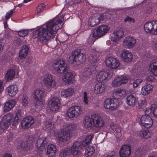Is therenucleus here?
Masks as SVG:
<instances>
[{
	"mask_svg": "<svg viewBox=\"0 0 157 157\" xmlns=\"http://www.w3.org/2000/svg\"><path fill=\"white\" fill-rule=\"evenodd\" d=\"M70 67L67 65L63 59H59L55 61L53 64L52 73L54 74H63Z\"/></svg>",
	"mask_w": 157,
	"mask_h": 157,
	"instance_id": "4",
	"label": "nucleus"
},
{
	"mask_svg": "<svg viewBox=\"0 0 157 157\" xmlns=\"http://www.w3.org/2000/svg\"><path fill=\"white\" fill-rule=\"evenodd\" d=\"M128 81V78L125 76H121L116 78L112 82V85L114 87H118L123 84L126 83Z\"/></svg>",
	"mask_w": 157,
	"mask_h": 157,
	"instance_id": "17",
	"label": "nucleus"
},
{
	"mask_svg": "<svg viewBox=\"0 0 157 157\" xmlns=\"http://www.w3.org/2000/svg\"><path fill=\"white\" fill-rule=\"evenodd\" d=\"M110 78V74L106 71H101L97 73L96 75V79L97 81L101 82L106 80L109 77Z\"/></svg>",
	"mask_w": 157,
	"mask_h": 157,
	"instance_id": "21",
	"label": "nucleus"
},
{
	"mask_svg": "<svg viewBox=\"0 0 157 157\" xmlns=\"http://www.w3.org/2000/svg\"><path fill=\"white\" fill-rule=\"evenodd\" d=\"M136 41V40L132 37L128 36L123 40V45L127 48H131L135 45Z\"/></svg>",
	"mask_w": 157,
	"mask_h": 157,
	"instance_id": "18",
	"label": "nucleus"
},
{
	"mask_svg": "<svg viewBox=\"0 0 157 157\" xmlns=\"http://www.w3.org/2000/svg\"><path fill=\"white\" fill-rule=\"evenodd\" d=\"M6 90L9 95L12 97L15 96L18 91L17 86L13 85L8 86L6 88Z\"/></svg>",
	"mask_w": 157,
	"mask_h": 157,
	"instance_id": "27",
	"label": "nucleus"
},
{
	"mask_svg": "<svg viewBox=\"0 0 157 157\" xmlns=\"http://www.w3.org/2000/svg\"><path fill=\"white\" fill-rule=\"evenodd\" d=\"M42 82L43 84L47 88H53L56 85V82L53 79L52 76L48 74L46 75Z\"/></svg>",
	"mask_w": 157,
	"mask_h": 157,
	"instance_id": "12",
	"label": "nucleus"
},
{
	"mask_svg": "<svg viewBox=\"0 0 157 157\" xmlns=\"http://www.w3.org/2000/svg\"><path fill=\"white\" fill-rule=\"evenodd\" d=\"M94 152V149L91 146H88L85 149V154L87 156H90L93 155Z\"/></svg>",
	"mask_w": 157,
	"mask_h": 157,
	"instance_id": "39",
	"label": "nucleus"
},
{
	"mask_svg": "<svg viewBox=\"0 0 157 157\" xmlns=\"http://www.w3.org/2000/svg\"><path fill=\"white\" fill-rule=\"evenodd\" d=\"M15 101L13 100H9L5 104L3 108L4 112H7L11 110L14 106Z\"/></svg>",
	"mask_w": 157,
	"mask_h": 157,
	"instance_id": "29",
	"label": "nucleus"
},
{
	"mask_svg": "<svg viewBox=\"0 0 157 157\" xmlns=\"http://www.w3.org/2000/svg\"><path fill=\"white\" fill-rule=\"evenodd\" d=\"M48 145V143L47 140L44 137L39 138L36 140V145L39 151H43Z\"/></svg>",
	"mask_w": 157,
	"mask_h": 157,
	"instance_id": "14",
	"label": "nucleus"
},
{
	"mask_svg": "<svg viewBox=\"0 0 157 157\" xmlns=\"http://www.w3.org/2000/svg\"><path fill=\"white\" fill-rule=\"evenodd\" d=\"M86 56L83 52H81L80 49L75 50L70 57L69 61L71 63L76 62L78 64L82 63L85 61Z\"/></svg>",
	"mask_w": 157,
	"mask_h": 157,
	"instance_id": "5",
	"label": "nucleus"
},
{
	"mask_svg": "<svg viewBox=\"0 0 157 157\" xmlns=\"http://www.w3.org/2000/svg\"><path fill=\"white\" fill-rule=\"evenodd\" d=\"M113 94L114 95H116L118 98H119V97H124L125 95L126 92L124 90L118 89L115 90Z\"/></svg>",
	"mask_w": 157,
	"mask_h": 157,
	"instance_id": "36",
	"label": "nucleus"
},
{
	"mask_svg": "<svg viewBox=\"0 0 157 157\" xmlns=\"http://www.w3.org/2000/svg\"><path fill=\"white\" fill-rule=\"evenodd\" d=\"M64 78L63 80L67 84H71L72 83L74 79L73 73L69 69H67L64 73Z\"/></svg>",
	"mask_w": 157,
	"mask_h": 157,
	"instance_id": "22",
	"label": "nucleus"
},
{
	"mask_svg": "<svg viewBox=\"0 0 157 157\" xmlns=\"http://www.w3.org/2000/svg\"><path fill=\"white\" fill-rule=\"evenodd\" d=\"M74 92L73 89L68 88L62 91L61 93V96L62 97L67 98L73 95Z\"/></svg>",
	"mask_w": 157,
	"mask_h": 157,
	"instance_id": "34",
	"label": "nucleus"
},
{
	"mask_svg": "<svg viewBox=\"0 0 157 157\" xmlns=\"http://www.w3.org/2000/svg\"><path fill=\"white\" fill-rule=\"evenodd\" d=\"M131 152L130 147L127 145H123L119 150V155L121 157H128Z\"/></svg>",
	"mask_w": 157,
	"mask_h": 157,
	"instance_id": "19",
	"label": "nucleus"
},
{
	"mask_svg": "<svg viewBox=\"0 0 157 157\" xmlns=\"http://www.w3.org/2000/svg\"><path fill=\"white\" fill-rule=\"evenodd\" d=\"M105 134H104L103 132L99 133L98 136L97 138L100 141H103L105 138Z\"/></svg>",
	"mask_w": 157,
	"mask_h": 157,
	"instance_id": "51",
	"label": "nucleus"
},
{
	"mask_svg": "<svg viewBox=\"0 0 157 157\" xmlns=\"http://www.w3.org/2000/svg\"><path fill=\"white\" fill-rule=\"evenodd\" d=\"M149 70L151 72L155 75L157 76V62L152 61V63L150 64Z\"/></svg>",
	"mask_w": 157,
	"mask_h": 157,
	"instance_id": "37",
	"label": "nucleus"
},
{
	"mask_svg": "<svg viewBox=\"0 0 157 157\" xmlns=\"http://www.w3.org/2000/svg\"><path fill=\"white\" fill-rule=\"evenodd\" d=\"M145 79L148 82H154L155 80L153 77L151 76L146 77Z\"/></svg>",
	"mask_w": 157,
	"mask_h": 157,
	"instance_id": "64",
	"label": "nucleus"
},
{
	"mask_svg": "<svg viewBox=\"0 0 157 157\" xmlns=\"http://www.w3.org/2000/svg\"><path fill=\"white\" fill-rule=\"evenodd\" d=\"M145 102L143 100H140L138 102V105L139 108L142 109L144 107Z\"/></svg>",
	"mask_w": 157,
	"mask_h": 157,
	"instance_id": "61",
	"label": "nucleus"
},
{
	"mask_svg": "<svg viewBox=\"0 0 157 157\" xmlns=\"http://www.w3.org/2000/svg\"><path fill=\"white\" fill-rule=\"evenodd\" d=\"M105 89V86L101 82L96 84L94 87V92L96 94L101 93L104 92Z\"/></svg>",
	"mask_w": 157,
	"mask_h": 157,
	"instance_id": "32",
	"label": "nucleus"
},
{
	"mask_svg": "<svg viewBox=\"0 0 157 157\" xmlns=\"http://www.w3.org/2000/svg\"><path fill=\"white\" fill-rule=\"evenodd\" d=\"M115 155V152L113 151H110L106 153L104 157H114Z\"/></svg>",
	"mask_w": 157,
	"mask_h": 157,
	"instance_id": "54",
	"label": "nucleus"
},
{
	"mask_svg": "<svg viewBox=\"0 0 157 157\" xmlns=\"http://www.w3.org/2000/svg\"><path fill=\"white\" fill-rule=\"evenodd\" d=\"M153 113L155 117H157V107H155V105L153 106Z\"/></svg>",
	"mask_w": 157,
	"mask_h": 157,
	"instance_id": "63",
	"label": "nucleus"
},
{
	"mask_svg": "<svg viewBox=\"0 0 157 157\" xmlns=\"http://www.w3.org/2000/svg\"><path fill=\"white\" fill-rule=\"evenodd\" d=\"M45 6L43 3L40 4L38 5L36 8L37 13L38 14L44 10Z\"/></svg>",
	"mask_w": 157,
	"mask_h": 157,
	"instance_id": "46",
	"label": "nucleus"
},
{
	"mask_svg": "<svg viewBox=\"0 0 157 157\" xmlns=\"http://www.w3.org/2000/svg\"><path fill=\"white\" fill-rule=\"evenodd\" d=\"M124 21L125 22H132L133 23H134L135 22V20L134 18H133L132 17H130L128 16H127V17L124 19Z\"/></svg>",
	"mask_w": 157,
	"mask_h": 157,
	"instance_id": "56",
	"label": "nucleus"
},
{
	"mask_svg": "<svg viewBox=\"0 0 157 157\" xmlns=\"http://www.w3.org/2000/svg\"><path fill=\"white\" fill-rule=\"evenodd\" d=\"M34 122L33 118L31 116L24 118L21 123V126L24 129H27L30 127Z\"/></svg>",
	"mask_w": 157,
	"mask_h": 157,
	"instance_id": "20",
	"label": "nucleus"
},
{
	"mask_svg": "<svg viewBox=\"0 0 157 157\" xmlns=\"http://www.w3.org/2000/svg\"><path fill=\"white\" fill-rule=\"evenodd\" d=\"M83 123L84 128H90L93 124L96 127L100 128L104 126L105 122L103 118L100 115L94 114L91 117L88 115L85 116Z\"/></svg>",
	"mask_w": 157,
	"mask_h": 157,
	"instance_id": "2",
	"label": "nucleus"
},
{
	"mask_svg": "<svg viewBox=\"0 0 157 157\" xmlns=\"http://www.w3.org/2000/svg\"><path fill=\"white\" fill-rule=\"evenodd\" d=\"M111 129L114 132L119 133L121 132V129L120 125L118 124L112 123L110 125Z\"/></svg>",
	"mask_w": 157,
	"mask_h": 157,
	"instance_id": "40",
	"label": "nucleus"
},
{
	"mask_svg": "<svg viewBox=\"0 0 157 157\" xmlns=\"http://www.w3.org/2000/svg\"><path fill=\"white\" fill-rule=\"evenodd\" d=\"M20 119L15 116L13 119V124L16 125L17 124Z\"/></svg>",
	"mask_w": 157,
	"mask_h": 157,
	"instance_id": "62",
	"label": "nucleus"
},
{
	"mask_svg": "<svg viewBox=\"0 0 157 157\" xmlns=\"http://www.w3.org/2000/svg\"><path fill=\"white\" fill-rule=\"evenodd\" d=\"M154 106V105H151V107L150 108H147L145 109V114H146L147 115H148L151 112L153 113V106Z\"/></svg>",
	"mask_w": 157,
	"mask_h": 157,
	"instance_id": "53",
	"label": "nucleus"
},
{
	"mask_svg": "<svg viewBox=\"0 0 157 157\" xmlns=\"http://www.w3.org/2000/svg\"><path fill=\"white\" fill-rule=\"evenodd\" d=\"M142 81L143 80L141 79H138L135 80L133 84V87L135 88L139 86Z\"/></svg>",
	"mask_w": 157,
	"mask_h": 157,
	"instance_id": "50",
	"label": "nucleus"
},
{
	"mask_svg": "<svg viewBox=\"0 0 157 157\" xmlns=\"http://www.w3.org/2000/svg\"><path fill=\"white\" fill-rule=\"evenodd\" d=\"M44 128L46 130H49L51 129L52 126V122L49 120H46L44 121Z\"/></svg>",
	"mask_w": 157,
	"mask_h": 157,
	"instance_id": "43",
	"label": "nucleus"
},
{
	"mask_svg": "<svg viewBox=\"0 0 157 157\" xmlns=\"http://www.w3.org/2000/svg\"><path fill=\"white\" fill-rule=\"evenodd\" d=\"M15 75V72L12 69H9L6 75V78L7 81L12 80Z\"/></svg>",
	"mask_w": 157,
	"mask_h": 157,
	"instance_id": "38",
	"label": "nucleus"
},
{
	"mask_svg": "<svg viewBox=\"0 0 157 157\" xmlns=\"http://www.w3.org/2000/svg\"><path fill=\"white\" fill-rule=\"evenodd\" d=\"M48 146L47 154L49 157H53L55 155L57 151L56 147L52 144H48Z\"/></svg>",
	"mask_w": 157,
	"mask_h": 157,
	"instance_id": "30",
	"label": "nucleus"
},
{
	"mask_svg": "<svg viewBox=\"0 0 157 157\" xmlns=\"http://www.w3.org/2000/svg\"><path fill=\"white\" fill-rule=\"evenodd\" d=\"M13 117V115L11 113H9L5 115L0 121L1 128L3 130H6L12 122Z\"/></svg>",
	"mask_w": 157,
	"mask_h": 157,
	"instance_id": "6",
	"label": "nucleus"
},
{
	"mask_svg": "<svg viewBox=\"0 0 157 157\" xmlns=\"http://www.w3.org/2000/svg\"><path fill=\"white\" fill-rule=\"evenodd\" d=\"M75 124L70 123L67 124L65 130L59 132L58 134V139L60 143L67 141L72 136L73 132L76 128Z\"/></svg>",
	"mask_w": 157,
	"mask_h": 157,
	"instance_id": "3",
	"label": "nucleus"
},
{
	"mask_svg": "<svg viewBox=\"0 0 157 157\" xmlns=\"http://www.w3.org/2000/svg\"><path fill=\"white\" fill-rule=\"evenodd\" d=\"M100 21V18H93L90 21V25L92 27H94L99 24Z\"/></svg>",
	"mask_w": 157,
	"mask_h": 157,
	"instance_id": "42",
	"label": "nucleus"
},
{
	"mask_svg": "<svg viewBox=\"0 0 157 157\" xmlns=\"http://www.w3.org/2000/svg\"><path fill=\"white\" fill-rule=\"evenodd\" d=\"M141 92L143 95H146L149 94L150 93L148 91L147 89L145 88V87H143L141 91Z\"/></svg>",
	"mask_w": 157,
	"mask_h": 157,
	"instance_id": "57",
	"label": "nucleus"
},
{
	"mask_svg": "<svg viewBox=\"0 0 157 157\" xmlns=\"http://www.w3.org/2000/svg\"><path fill=\"white\" fill-rule=\"evenodd\" d=\"M18 35L21 37H24L28 34V31L27 30H22L19 31L18 32Z\"/></svg>",
	"mask_w": 157,
	"mask_h": 157,
	"instance_id": "48",
	"label": "nucleus"
},
{
	"mask_svg": "<svg viewBox=\"0 0 157 157\" xmlns=\"http://www.w3.org/2000/svg\"><path fill=\"white\" fill-rule=\"evenodd\" d=\"M94 137V135L93 134L88 135L86 138L85 139L81 142V146L83 147H86L90 144L92 139Z\"/></svg>",
	"mask_w": 157,
	"mask_h": 157,
	"instance_id": "35",
	"label": "nucleus"
},
{
	"mask_svg": "<svg viewBox=\"0 0 157 157\" xmlns=\"http://www.w3.org/2000/svg\"><path fill=\"white\" fill-rule=\"evenodd\" d=\"M118 104L117 98H108L104 101V106L106 109L113 111L117 108Z\"/></svg>",
	"mask_w": 157,
	"mask_h": 157,
	"instance_id": "10",
	"label": "nucleus"
},
{
	"mask_svg": "<svg viewBox=\"0 0 157 157\" xmlns=\"http://www.w3.org/2000/svg\"><path fill=\"white\" fill-rule=\"evenodd\" d=\"M29 47L28 45L23 46L21 48L19 52V57L21 59H25L27 56Z\"/></svg>",
	"mask_w": 157,
	"mask_h": 157,
	"instance_id": "31",
	"label": "nucleus"
},
{
	"mask_svg": "<svg viewBox=\"0 0 157 157\" xmlns=\"http://www.w3.org/2000/svg\"><path fill=\"white\" fill-rule=\"evenodd\" d=\"M46 95L44 90L40 89H37L34 92V97L36 100H38L42 99Z\"/></svg>",
	"mask_w": 157,
	"mask_h": 157,
	"instance_id": "33",
	"label": "nucleus"
},
{
	"mask_svg": "<svg viewBox=\"0 0 157 157\" xmlns=\"http://www.w3.org/2000/svg\"><path fill=\"white\" fill-rule=\"evenodd\" d=\"M99 53L98 52L93 50L89 56V61L91 63H96L99 60Z\"/></svg>",
	"mask_w": 157,
	"mask_h": 157,
	"instance_id": "28",
	"label": "nucleus"
},
{
	"mask_svg": "<svg viewBox=\"0 0 157 157\" xmlns=\"http://www.w3.org/2000/svg\"><path fill=\"white\" fill-rule=\"evenodd\" d=\"M14 10L15 9L13 10H10L9 12L6 13L5 16V18L6 20H8L10 18L12 15Z\"/></svg>",
	"mask_w": 157,
	"mask_h": 157,
	"instance_id": "52",
	"label": "nucleus"
},
{
	"mask_svg": "<svg viewBox=\"0 0 157 157\" xmlns=\"http://www.w3.org/2000/svg\"><path fill=\"white\" fill-rule=\"evenodd\" d=\"M124 34V32L122 30H119L115 31L111 35V40L114 42H117L123 37Z\"/></svg>",
	"mask_w": 157,
	"mask_h": 157,
	"instance_id": "25",
	"label": "nucleus"
},
{
	"mask_svg": "<svg viewBox=\"0 0 157 157\" xmlns=\"http://www.w3.org/2000/svg\"><path fill=\"white\" fill-rule=\"evenodd\" d=\"M70 151L68 148L62 149L60 152L59 157H67L70 153Z\"/></svg>",
	"mask_w": 157,
	"mask_h": 157,
	"instance_id": "41",
	"label": "nucleus"
},
{
	"mask_svg": "<svg viewBox=\"0 0 157 157\" xmlns=\"http://www.w3.org/2000/svg\"><path fill=\"white\" fill-rule=\"evenodd\" d=\"M29 103L28 97L25 95L23 96L22 100V103L24 106H26Z\"/></svg>",
	"mask_w": 157,
	"mask_h": 157,
	"instance_id": "47",
	"label": "nucleus"
},
{
	"mask_svg": "<svg viewBox=\"0 0 157 157\" xmlns=\"http://www.w3.org/2000/svg\"><path fill=\"white\" fill-rule=\"evenodd\" d=\"M121 56L123 59V60L126 62H130L132 59V54L127 50H122L121 54Z\"/></svg>",
	"mask_w": 157,
	"mask_h": 157,
	"instance_id": "23",
	"label": "nucleus"
},
{
	"mask_svg": "<svg viewBox=\"0 0 157 157\" xmlns=\"http://www.w3.org/2000/svg\"><path fill=\"white\" fill-rule=\"evenodd\" d=\"M82 149L81 142L76 141L73 143L71 147V154L74 157H81L82 155Z\"/></svg>",
	"mask_w": 157,
	"mask_h": 157,
	"instance_id": "9",
	"label": "nucleus"
},
{
	"mask_svg": "<svg viewBox=\"0 0 157 157\" xmlns=\"http://www.w3.org/2000/svg\"><path fill=\"white\" fill-rule=\"evenodd\" d=\"M60 101L59 99L55 97L52 98L48 102V105L51 110L56 111L58 110L60 106Z\"/></svg>",
	"mask_w": 157,
	"mask_h": 157,
	"instance_id": "15",
	"label": "nucleus"
},
{
	"mask_svg": "<svg viewBox=\"0 0 157 157\" xmlns=\"http://www.w3.org/2000/svg\"><path fill=\"white\" fill-rule=\"evenodd\" d=\"M109 29V26L106 25L100 26L93 30V36L95 38L103 36L108 33Z\"/></svg>",
	"mask_w": 157,
	"mask_h": 157,
	"instance_id": "8",
	"label": "nucleus"
},
{
	"mask_svg": "<svg viewBox=\"0 0 157 157\" xmlns=\"http://www.w3.org/2000/svg\"><path fill=\"white\" fill-rule=\"evenodd\" d=\"M63 18L57 17L46 23L33 32V36L37 41L44 44H47L50 38H53L59 29L63 27Z\"/></svg>",
	"mask_w": 157,
	"mask_h": 157,
	"instance_id": "1",
	"label": "nucleus"
},
{
	"mask_svg": "<svg viewBox=\"0 0 157 157\" xmlns=\"http://www.w3.org/2000/svg\"><path fill=\"white\" fill-rule=\"evenodd\" d=\"M107 66L112 69L117 68L120 65L119 61L115 58L109 57L105 60Z\"/></svg>",
	"mask_w": 157,
	"mask_h": 157,
	"instance_id": "16",
	"label": "nucleus"
},
{
	"mask_svg": "<svg viewBox=\"0 0 157 157\" xmlns=\"http://www.w3.org/2000/svg\"><path fill=\"white\" fill-rule=\"evenodd\" d=\"M35 138L33 136H30L28 138L27 142L29 145H32L34 141Z\"/></svg>",
	"mask_w": 157,
	"mask_h": 157,
	"instance_id": "55",
	"label": "nucleus"
},
{
	"mask_svg": "<svg viewBox=\"0 0 157 157\" xmlns=\"http://www.w3.org/2000/svg\"><path fill=\"white\" fill-rule=\"evenodd\" d=\"M141 136L145 138L150 137L151 136V134L150 132L147 130H143L140 133Z\"/></svg>",
	"mask_w": 157,
	"mask_h": 157,
	"instance_id": "44",
	"label": "nucleus"
},
{
	"mask_svg": "<svg viewBox=\"0 0 157 157\" xmlns=\"http://www.w3.org/2000/svg\"><path fill=\"white\" fill-rule=\"evenodd\" d=\"M111 15L109 13H105L100 15V19L101 20L103 21L106 19H109Z\"/></svg>",
	"mask_w": 157,
	"mask_h": 157,
	"instance_id": "49",
	"label": "nucleus"
},
{
	"mask_svg": "<svg viewBox=\"0 0 157 157\" xmlns=\"http://www.w3.org/2000/svg\"><path fill=\"white\" fill-rule=\"evenodd\" d=\"M144 31L147 33L156 34H157V21H152L145 24Z\"/></svg>",
	"mask_w": 157,
	"mask_h": 157,
	"instance_id": "7",
	"label": "nucleus"
},
{
	"mask_svg": "<svg viewBox=\"0 0 157 157\" xmlns=\"http://www.w3.org/2000/svg\"><path fill=\"white\" fill-rule=\"evenodd\" d=\"M29 146H29L27 142H22L20 145L19 148L22 150H27L29 149Z\"/></svg>",
	"mask_w": 157,
	"mask_h": 157,
	"instance_id": "45",
	"label": "nucleus"
},
{
	"mask_svg": "<svg viewBox=\"0 0 157 157\" xmlns=\"http://www.w3.org/2000/svg\"><path fill=\"white\" fill-rule=\"evenodd\" d=\"M82 112V109L79 106H72L67 110V116L69 118L77 117L79 116Z\"/></svg>",
	"mask_w": 157,
	"mask_h": 157,
	"instance_id": "11",
	"label": "nucleus"
},
{
	"mask_svg": "<svg viewBox=\"0 0 157 157\" xmlns=\"http://www.w3.org/2000/svg\"><path fill=\"white\" fill-rule=\"evenodd\" d=\"M96 70L97 68L94 65H91L85 69L83 73V75L85 77H88L92 74L95 73Z\"/></svg>",
	"mask_w": 157,
	"mask_h": 157,
	"instance_id": "26",
	"label": "nucleus"
},
{
	"mask_svg": "<svg viewBox=\"0 0 157 157\" xmlns=\"http://www.w3.org/2000/svg\"><path fill=\"white\" fill-rule=\"evenodd\" d=\"M137 98L133 94H130L127 96L126 98L127 104L130 106H134L137 103Z\"/></svg>",
	"mask_w": 157,
	"mask_h": 157,
	"instance_id": "24",
	"label": "nucleus"
},
{
	"mask_svg": "<svg viewBox=\"0 0 157 157\" xmlns=\"http://www.w3.org/2000/svg\"><path fill=\"white\" fill-rule=\"evenodd\" d=\"M144 151L143 147H140V148H139L136 150V152H137L136 154L138 155H140L144 152Z\"/></svg>",
	"mask_w": 157,
	"mask_h": 157,
	"instance_id": "58",
	"label": "nucleus"
},
{
	"mask_svg": "<svg viewBox=\"0 0 157 157\" xmlns=\"http://www.w3.org/2000/svg\"><path fill=\"white\" fill-rule=\"evenodd\" d=\"M140 124L146 128H150L153 124V121L149 115L145 114L142 116L140 119Z\"/></svg>",
	"mask_w": 157,
	"mask_h": 157,
	"instance_id": "13",
	"label": "nucleus"
},
{
	"mask_svg": "<svg viewBox=\"0 0 157 157\" xmlns=\"http://www.w3.org/2000/svg\"><path fill=\"white\" fill-rule=\"evenodd\" d=\"M83 99V101L85 102V104H88V97L87 96V93L86 91H85L84 92Z\"/></svg>",
	"mask_w": 157,
	"mask_h": 157,
	"instance_id": "60",
	"label": "nucleus"
},
{
	"mask_svg": "<svg viewBox=\"0 0 157 157\" xmlns=\"http://www.w3.org/2000/svg\"><path fill=\"white\" fill-rule=\"evenodd\" d=\"M145 89L148 90L150 93L152 90L153 87L152 85L147 84L144 86Z\"/></svg>",
	"mask_w": 157,
	"mask_h": 157,
	"instance_id": "59",
	"label": "nucleus"
}]
</instances>
